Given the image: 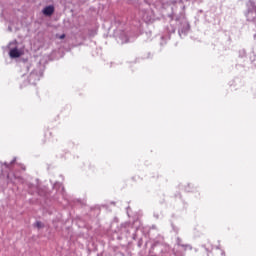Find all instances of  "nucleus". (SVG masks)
I'll list each match as a JSON object with an SVG mask.
<instances>
[{
	"label": "nucleus",
	"instance_id": "nucleus-1",
	"mask_svg": "<svg viewBox=\"0 0 256 256\" xmlns=\"http://www.w3.org/2000/svg\"><path fill=\"white\" fill-rule=\"evenodd\" d=\"M7 49L11 59H19V57L23 56V48H19V43L15 40L8 44Z\"/></svg>",
	"mask_w": 256,
	"mask_h": 256
},
{
	"label": "nucleus",
	"instance_id": "nucleus-2",
	"mask_svg": "<svg viewBox=\"0 0 256 256\" xmlns=\"http://www.w3.org/2000/svg\"><path fill=\"white\" fill-rule=\"evenodd\" d=\"M42 13H43V15H46L47 17H51V15H53V13H55V7H53V5L46 6L42 10Z\"/></svg>",
	"mask_w": 256,
	"mask_h": 256
},
{
	"label": "nucleus",
	"instance_id": "nucleus-3",
	"mask_svg": "<svg viewBox=\"0 0 256 256\" xmlns=\"http://www.w3.org/2000/svg\"><path fill=\"white\" fill-rule=\"evenodd\" d=\"M40 77L39 75L35 74V72L31 73L30 76H29V81L30 83H35L33 81H39Z\"/></svg>",
	"mask_w": 256,
	"mask_h": 256
},
{
	"label": "nucleus",
	"instance_id": "nucleus-4",
	"mask_svg": "<svg viewBox=\"0 0 256 256\" xmlns=\"http://www.w3.org/2000/svg\"><path fill=\"white\" fill-rule=\"evenodd\" d=\"M247 19H249L250 21H253V19H255L256 17V12L254 11H249L246 15Z\"/></svg>",
	"mask_w": 256,
	"mask_h": 256
},
{
	"label": "nucleus",
	"instance_id": "nucleus-5",
	"mask_svg": "<svg viewBox=\"0 0 256 256\" xmlns=\"http://www.w3.org/2000/svg\"><path fill=\"white\" fill-rule=\"evenodd\" d=\"M35 227H37V229H42L43 224L41 222H36Z\"/></svg>",
	"mask_w": 256,
	"mask_h": 256
},
{
	"label": "nucleus",
	"instance_id": "nucleus-6",
	"mask_svg": "<svg viewBox=\"0 0 256 256\" xmlns=\"http://www.w3.org/2000/svg\"><path fill=\"white\" fill-rule=\"evenodd\" d=\"M59 39H65V34L60 35Z\"/></svg>",
	"mask_w": 256,
	"mask_h": 256
},
{
	"label": "nucleus",
	"instance_id": "nucleus-7",
	"mask_svg": "<svg viewBox=\"0 0 256 256\" xmlns=\"http://www.w3.org/2000/svg\"><path fill=\"white\" fill-rule=\"evenodd\" d=\"M122 43H125V41H122Z\"/></svg>",
	"mask_w": 256,
	"mask_h": 256
}]
</instances>
